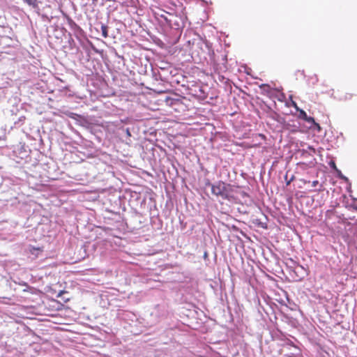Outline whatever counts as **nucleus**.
Masks as SVG:
<instances>
[{"instance_id": "nucleus-8", "label": "nucleus", "mask_w": 357, "mask_h": 357, "mask_svg": "<svg viewBox=\"0 0 357 357\" xmlns=\"http://www.w3.org/2000/svg\"><path fill=\"white\" fill-rule=\"evenodd\" d=\"M260 88L266 91H269L271 90V86L268 84H262L260 86Z\"/></svg>"}, {"instance_id": "nucleus-13", "label": "nucleus", "mask_w": 357, "mask_h": 357, "mask_svg": "<svg viewBox=\"0 0 357 357\" xmlns=\"http://www.w3.org/2000/svg\"><path fill=\"white\" fill-rule=\"evenodd\" d=\"M335 162H333L332 167H335Z\"/></svg>"}, {"instance_id": "nucleus-7", "label": "nucleus", "mask_w": 357, "mask_h": 357, "mask_svg": "<svg viewBox=\"0 0 357 357\" xmlns=\"http://www.w3.org/2000/svg\"><path fill=\"white\" fill-rule=\"evenodd\" d=\"M298 112H299V114H298V118H300V119H303V120H305V118H307V115L306 112H305L304 110H303V109H300V110H298Z\"/></svg>"}, {"instance_id": "nucleus-2", "label": "nucleus", "mask_w": 357, "mask_h": 357, "mask_svg": "<svg viewBox=\"0 0 357 357\" xmlns=\"http://www.w3.org/2000/svg\"><path fill=\"white\" fill-rule=\"evenodd\" d=\"M165 102L167 105L174 107L175 110H178V107L183 105L181 99L171 97L165 98Z\"/></svg>"}, {"instance_id": "nucleus-12", "label": "nucleus", "mask_w": 357, "mask_h": 357, "mask_svg": "<svg viewBox=\"0 0 357 357\" xmlns=\"http://www.w3.org/2000/svg\"><path fill=\"white\" fill-rule=\"evenodd\" d=\"M291 181V179L290 181H287V185H289V184H290Z\"/></svg>"}, {"instance_id": "nucleus-5", "label": "nucleus", "mask_w": 357, "mask_h": 357, "mask_svg": "<svg viewBox=\"0 0 357 357\" xmlns=\"http://www.w3.org/2000/svg\"><path fill=\"white\" fill-rule=\"evenodd\" d=\"M102 36L106 38L108 37V28L107 26L102 24L101 26Z\"/></svg>"}, {"instance_id": "nucleus-14", "label": "nucleus", "mask_w": 357, "mask_h": 357, "mask_svg": "<svg viewBox=\"0 0 357 357\" xmlns=\"http://www.w3.org/2000/svg\"><path fill=\"white\" fill-rule=\"evenodd\" d=\"M335 162H333L332 167H335Z\"/></svg>"}, {"instance_id": "nucleus-4", "label": "nucleus", "mask_w": 357, "mask_h": 357, "mask_svg": "<svg viewBox=\"0 0 357 357\" xmlns=\"http://www.w3.org/2000/svg\"><path fill=\"white\" fill-rule=\"evenodd\" d=\"M305 121H307V123H313L317 127L318 130H321L319 124L315 122L314 119L313 117L307 116V118H305Z\"/></svg>"}, {"instance_id": "nucleus-3", "label": "nucleus", "mask_w": 357, "mask_h": 357, "mask_svg": "<svg viewBox=\"0 0 357 357\" xmlns=\"http://www.w3.org/2000/svg\"><path fill=\"white\" fill-rule=\"evenodd\" d=\"M355 96L356 94L352 92H347L342 96L341 100L343 101H351Z\"/></svg>"}, {"instance_id": "nucleus-11", "label": "nucleus", "mask_w": 357, "mask_h": 357, "mask_svg": "<svg viewBox=\"0 0 357 357\" xmlns=\"http://www.w3.org/2000/svg\"><path fill=\"white\" fill-rule=\"evenodd\" d=\"M319 181H318L317 180L314 181H312V187H316L317 185H319Z\"/></svg>"}, {"instance_id": "nucleus-9", "label": "nucleus", "mask_w": 357, "mask_h": 357, "mask_svg": "<svg viewBox=\"0 0 357 357\" xmlns=\"http://www.w3.org/2000/svg\"><path fill=\"white\" fill-rule=\"evenodd\" d=\"M23 1L29 6H34L36 2V0H23Z\"/></svg>"}, {"instance_id": "nucleus-6", "label": "nucleus", "mask_w": 357, "mask_h": 357, "mask_svg": "<svg viewBox=\"0 0 357 357\" xmlns=\"http://www.w3.org/2000/svg\"><path fill=\"white\" fill-rule=\"evenodd\" d=\"M42 250L40 248L31 247L29 248V252L31 255H37L39 252H41Z\"/></svg>"}, {"instance_id": "nucleus-1", "label": "nucleus", "mask_w": 357, "mask_h": 357, "mask_svg": "<svg viewBox=\"0 0 357 357\" xmlns=\"http://www.w3.org/2000/svg\"><path fill=\"white\" fill-rule=\"evenodd\" d=\"M234 191V186L225 183L222 181H218L215 184H211V192L214 195L220 196L224 199H229L231 197Z\"/></svg>"}, {"instance_id": "nucleus-10", "label": "nucleus", "mask_w": 357, "mask_h": 357, "mask_svg": "<svg viewBox=\"0 0 357 357\" xmlns=\"http://www.w3.org/2000/svg\"><path fill=\"white\" fill-rule=\"evenodd\" d=\"M291 106H292V107H294L296 109V111H298V110H300V109H301L298 107V105H297V104H296V102L295 101H292V102H291Z\"/></svg>"}]
</instances>
